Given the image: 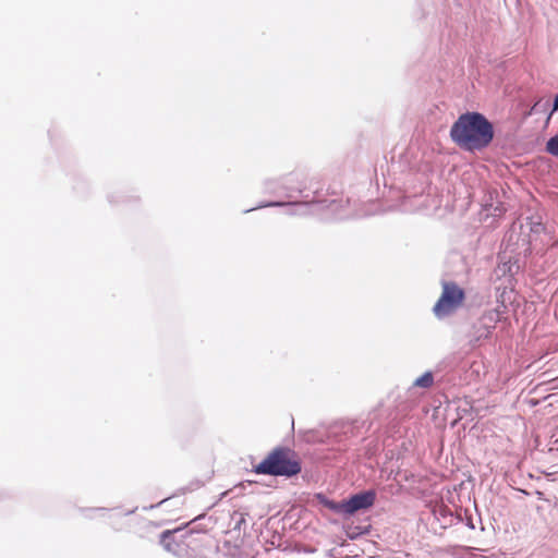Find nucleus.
<instances>
[{
    "label": "nucleus",
    "mask_w": 558,
    "mask_h": 558,
    "mask_svg": "<svg viewBox=\"0 0 558 558\" xmlns=\"http://www.w3.org/2000/svg\"><path fill=\"white\" fill-rule=\"evenodd\" d=\"M553 110L554 111L558 110V95H556V97H555Z\"/></svg>",
    "instance_id": "nucleus-8"
},
{
    "label": "nucleus",
    "mask_w": 558,
    "mask_h": 558,
    "mask_svg": "<svg viewBox=\"0 0 558 558\" xmlns=\"http://www.w3.org/2000/svg\"><path fill=\"white\" fill-rule=\"evenodd\" d=\"M465 293L456 282H442V292L434 305L433 312L438 318L447 317L453 314L463 305Z\"/></svg>",
    "instance_id": "nucleus-3"
},
{
    "label": "nucleus",
    "mask_w": 558,
    "mask_h": 558,
    "mask_svg": "<svg viewBox=\"0 0 558 558\" xmlns=\"http://www.w3.org/2000/svg\"><path fill=\"white\" fill-rule=\"evenodd\" d=\"M376 494L373 490L363 492L344 500V513L353 514L359 510L367 509L375 502Z\"/></svg>",
    "instance_id": "nucleus-4"
},
{
    "label": "nucleus",
    "mask_w": 558,
    "mask_h": 558,
    "mask_svg": "<svg viewBox=\"0 0 558 558\" xmlns=\"http://www.w3.org/2000/svg\"><path fill=\"white\" fill-rule=\"evenodd\" d=\"M169 533H170L169 531L163 532V533H162V536L165 537V536H167Z\"/></svg>",
    "instance_id": "nucleus-9"
},
{
    "label": "nucleus",
    "mask_w": 558,
    "mask_h": 558,
    "mask_svg": "<svg viewBox=\"0 0 558 558\" xmlns=\"http://www.w3.org/2000/svg\"><path fill=\"white\" fill-rule=\"evenodd\" d=\"M546 151L555 157H558V134L547 141Z\"/></svg>",
    "instance_id": "nucleus-6"
},
{
    "label": "nucleus",
    "mask_w": 558,
    "mask_h": 558,
    "mask_svg": "<svg viewBox=\"0 0 558 558\" xmlns=\"http://www.w3.org/2000/svg\"><path fill=\"white\" fill-rule=\"evenodd\" d=\"M323 502H324V505L327 508H329V509H331V510H333L336 512L344 513V501H342V502H335L332 500L324 499Z\"/></svg>",
    "instance_id": "nucleus-7"
},
{
    "label": "nucleus",
    "mask_w": 558,
    "mask_h": 558,
    "mask_svg": "<svg viewBox=\"0 0 558 558\" xmlns=\"http://www.w3.org/2000/svg\"><path fill=\"white\" fill-rule=\"evenodd\" d=\"M302 463L300 456L291 448L284 446L275 447L256 465L253 472L272 476L292 477L301 473Z\"/></svg>",
    "instance_id": "nucleus-2"
},
{
    "label": "nucleus",
    "mask_w": 558,
    "mask_h": 558,
    "mask_svg": "<svg viewBox=\"0 0 558 558\" xmlns=\"http://www.w3.org/2000/svg\"><path fill=\"white\" fill-rule=\"evenodd\" d=\"M452 141L468 150H480L494 137L492 123L478 112H468L458 118L450 130Z\"/></svg>",
    "instance_id": "nucleus-1"
},
{
    "label": "nucleus",
    "mask_w": 558,
    "mask_h": 558,
    "mask_svg": "<svg viewBox=\"0 0 558 558\" xmlns=\"http://www.w3.org/2000/svg\"><path fill=\"white\" fill-rule=\"evenodd\" d=\"M434 383V377H433V374L427 372L425 374H423L422 376H420L415 381H414V385L416 387H422V388H429Z\"/></svg>",
    "instance_id": "nucleus-5"
}]
</instances>
